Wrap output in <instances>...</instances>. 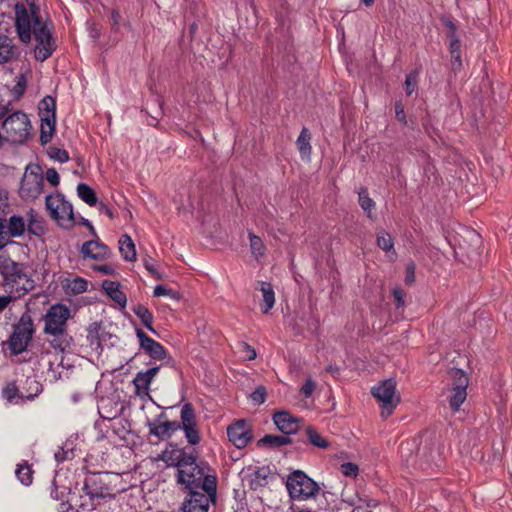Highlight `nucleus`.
I'll use <instances>...</instances> for the list:
<instances>
[{"mask_svg":"<svg viewBox=\"0 0 512 512\" xmlns=\"http://www.w3.org/2000/svg\"><path fill=\"white\" fill-rule=\"evenodd\" d=\"M29 74L30 71L26 70L25 72L19 73L15 76V83L10 89L11 94L15 99H20L24 95L27 88Z\"/></svg>","mask_w":512,"mask_h":512,"instance_id":"f704fd0d","label":"nucleus"},{"mask_svg":"<svg viewBox=\"0 0 512 512\" xmlns=\"http://www.w3.org/2000/svg\"><path fill=\"white\" fill-rule=\"evenodd\" d=\"M395 114H396V118L400 122H402L404 125L407 124L406 115H405V111H404V106H403V104L400 101L395 103Z\"/></svg>","mask_w":512,"mask_h":512,"instance_id":"13d9d810","label":"nucleus"},{"mask_svg":"<svg viewBox=\"0 0 512 512\" xmlns=\"http://www.w3.org/2000/svg\"><path fill=\"white\" fill-rule=\"evenodd\" d=\"M25 227V221L21 216L13 215L8 220L5 219V230L10 240L11 238L22 236L25 232Z\"/></svg>","mask_w":512,"mask_h":512,"instance_id":"cd10ccee","label":"nucleus"},{"mask_svg":"<svg viewBox=\"0 0 512 512\" xmlns=\"http://www.w3.org/2000/svg\"><path fill=\"white\" fill-rule=\"evenodd\" d=\"M238 349L246 360H254L257 356L255 349L245 342L239 343Z\"/></svg>","mask_w":512,"mask_h":512,"instance_id":"a18cd8bd","label":"nucleus"},{"mask_svg":"<svg viewBox=\"0 0 512 512\" xmlns=\"http://www.w3.org/2000/svg\"><path fill=\"white\" fill-rule=\"evenodd\" d=\"M134 314L141 321L143 326L147 328L152 333H156L155 328L153 327L154 316L152 312L144 305H137L133 308Z\"/></svg>","mask_w":512,"mask_h":512,"instance_id":"72a5a7b5","label":"nucleus"},{"mask_svg":"<svg viewBox=\"0 0 512 512\" xmlns=\"http://www.w3.org/2000/svg\"><path fill=\"white\" fill-rule=\"evenodd\" d=\"M120 251L125 260H128V251H126L125 246L128 248V234H124L119 239Z\"/></svg>","mask_w":512,"mask_h":512,"instance_id":"e2e57ef3","label":"nucleus"},{"mask_svg":"<svg viewBox=\"0 0 512 512\" xmlns=\"http://www.w3.org/2000/svg\"><path fill=\"white\" fill-rule=\"evenodd\" d=\"M286 488L291 499L296 501L308 500L319 492L317 483L301 470H295L288 475Z\"/></svg>","mask_w":512,"mask_h":512,"instance_id":"6e6552de","label":"nucleus"},{"mask_svg":"<svg viewBox=\"0 0 512 512\" xmlns=\"http://www.w3.org/2000/svg\"><path fill=\"white\" fill-rule=\"evenodd\" d=\"M38 8L30 5V10L25 4L17 3L15 5V26L18 37L21 42L28 44L34 36L36 45L34 48L35 58L41 62L48 59L56 49V44L52 35V23L43 20L37 14Z\"/></svg>","mask_w":512,"mask_h":512,"instance_id":"f257e3e1","label":"nucleus"},{"mask_svg":"<svg viewBox=\"0 0 512 512\" xmlns=\"http://www.w3.org/2000/svg\"><path fill=\"white\" fill-rule=\"evenodd\" d=\"M311 134L306 127H303L297 138L296 144L302 159L309 158L312 152L310 144Z\"/></svg>","mask_w":512,"mask_h":512,"instance_id":"2f4dec72","label":"nucleus"},{"mask_svg":"<svg viewBox=\"0 0 512 512\" xmlns=\"http://www.w3.org/2000/svg\"><path fill=\"white\" fill-rule=\"evenodd\" d=\"M453 394L450 397L449 405L453 411H458L467 397L468 377L462 370L453 372Z\"/></svg>","mask_w":512,"mask_h":512,"instance_id":"f3484780","label":"nucleus"},{"mask_svg":"<svg viewBox=\"0 0 512 512\" xmlns=\"http://www.w3.org/2000/svg\"><path fill=\"white\" fill-rule=\"evenodd\" d=\"M75 506L77 507V512H113V510H110L109 508H105V510H103L101 508V505H98L97 502H93L92 505H91V509H84V507L81 505V502H76L75 503ZM122 509L119 511L121 512ZM114 512H117V511H114Z\"/></svg>","mask_w":512,"mask_h":512,"instance_id":"8fccbe9b","label":"nucleus"},{"mask_svg":"<svg viewBox=\"0 0 512 512\" xmlns=\"http://www.w3.org/2000/svg\"><path fill=\"white\" fill-rule=\"evenodd\" d=\"M392 295L394 301L396 302L397 307H402L404 305V292L401 289L395 288L392 291Z\"/></svg>","mask_w":512,"mask_h":512,"instance_id":"052dcab7","label":"nucleus"},{"mask_svg":"<svg viewBox=\"0 0 512 512\" xmlns=\"http://www.w3.org/2000/svg\"><path fill=\"white\" fill-rule=\"evenodd\" d=\"M80 252L83 258L104 260L109 254V249L105 244L100 242L99 239H93L85 242Z\"/></svg>","mask_w":512,"mask_h":512,"instance_id":"5701e85b","label":"nucleus"},{"mask_svg":"<svg viewBox=\"0 0 512 512\" xmlns=\"http://www.w3.org/2000/svg\"><path fill=\"white\" fill-rule=\"evenodd\" d=\"M153 295L155 297H161V296H167L173 300H179L180 299V295L178 292L172 290V289H169L167 288L165 285H157L155 288H154V292H153Z\"/></svg>","mask_w":512,"mask_h":512,"instance_id":"37998d69","label":"nucleus"},{"mask_svg":"<svg viewBox=\"0 0 512 512\" xmlns=\"http://www.w3.org/2000/svg\"><path fill=\"white\" fill-rule=\"evenodd\" d=\"M102 288L106 295L115 303L121 310L125 309L127 298L123 291L120 289V283L116 281L104 280Z\"/></svg>","mask_w":512,"mask_h":512,"instance_id":"a878e982","label":"nucleus"},{"mask_svg":"<svg viewBox=\"0 0 512 512\" xmlns=\"http://www.w3.org/2000/svg\"><path fill=\"white\" fill-rule=\"evenodd\" d=\"M66 287L72 294H80L87 290V281L81 277H76L68 281Z\"/></svg>","mask_w":512,"mask_h":512,"instance_id":"79ce46f5","label":"nucleus"},{"mask_svg":"<svg viewBox=\"0 0 512 512\" xmlns=\"http://www.w3.org/2000/svg\"><path fill=\"white\" fill-rule=\"evenodd\" d=\"M94 269L96 271L101 272L104 275H108V274H111L113 272V268L110 265H107V264L97 265V266L94 267Z\"/></svg>","mask_w":512,"mask_h":512,"instance_id":"774afa93","label":"nucleus"},{"mask_svg":"<svg viewBox=\"0 0 512 512\" xmlns=\"http://www.w3.org/2000/svg\"><path fill=\"white\" fill-rule=\"evenodd\" d=\"M0 127L6 141L22 145L32 136V124L26 113L13 111L8 105H0Z\"/></svg>","mask_w":512,"mask_h":512,"instance_id":"39448f33","label":"nucleus"},{"mask_svg":"<svg viewBox=\"0 0 512 512\" xmlns=\"http://www.w3.org/2000/svg\"><path fill=\"white\" fill-rule=\"evenodd\" d=\"M215 498L216 495H210L201 489L189 490L182 503V510L183 512H208L209 504Z\"/></svg>","mask_w":512,"mask_h":512,"instance_id":"dca6fc26","label":"nucleus"},{"mask_svg":"<svg viewBox=\"0 0 512 512\" xmlns=\"http://www.w3.org/2000/svg\"><path fill=\"white\" fill-rule=\"evenodd\" d=\"M46 179L54 187L58 186L60 183V176L54 168H49L46 171Z\"/></svg>","mask_w":512,"mask_h":512,"instance_id":"5fc2aeb1","label":"nucleus"},{"mask_svg":"<svg viewBox=\"0 0 512 512\" xmlns=\"http://www.w3.org/2000/svg\"><path fill=\"white\" fill-rule=\"evenodd\" d=\"M77 195L89 206H96L98 204V198L95 191L85 183L78 184Z\"/></svg>","mask_w":512,"mask_h":512,"instance_id":"c9c22d12","label":"nucleus"},{"mask_svg":"<svg viewBox=\"0 0 512 512\" xmlns=\"http://www.w3.org/2000/svg\"><path fill=\"white\" fill-rule=\"evenodd\" d=\"M50 156L59 161L60 163H65L69 160V155H68V152L66 150H62V149H53L50 153Z\"/></svg>","mask_w":512,"mask_h":512,"instance_id":"864d4df0","label":"nucleus"},{"mask_svg":"<svg viewBox=\"0 0 512 512\" xmlns=\"http://www.w3.org/2000/svg\"><path fill=\"white\" fill-rule=\"evenodd\" d=\"M448 39H449V52L450 53H456L461 52V40L457 36L456 33L453 31L448 32Z\"/></svg>","mask_w":512,"mask_h":512,"instance_id":"c03bdc74","label":"nucleus"},{"mask_svg":"<svg viewBox=\"0 0 512 512\" xmlns=\"http://www.w3.org/2000/svg\"><path fill=\"white\" fill-rule=\"evenodd\" d=\"M16 477L18 480L25 486H29L32 484L33 481V471L31 466L27 464V462H24L22 464H19L16 471H15Z\"/></svg>","mask_w":512,"mask_h":512,"instance_id":"4c0bfd02","label":"nucleus"},{"mask_svg":"<svg viewBox=\"0 0 512 512\" xmlns=\"http://www.w3.org/2000/svg\"><path fill=\"white\" fill-rule=\"evenodd\" d=\"M77 502H81L84 509H91L93 502L101 505V508H109L110 510L119 512L121 505L110 495L109 488L106 485L103 475L92 473L85 477L82 494H80Z\"/></svg>","mask_w":512,"mask_h":512,"instance_id":"423d86ee","label":"nucleus"},{"mask_svg":"<svg viewBox=\"0 0 512 512\" xmlns=\"http://www.w3.org/2000/svg\"><path fill=\"white\" fill-rule=\"evenodd\" d=\"M316 388L315 382L308 378L305 383L302 385L300 392L305 398H309L312 396L314 390Z\"/></svg>","mask_w":512,"mask_h":512,"instance_id":"3c124183","label":"nucleus"},{"mask_svg":"<svg viewBox=\"0 0 512 512\" xmlns=\"http://www.w3.org/2000/svg\"><path fill=\"white\" fill-rule=\"evenodd\" d=\"M43 186L44 177L41 167L29 164L20 183L19 196L25 201L34 200L42 194Z\"/></svg>","mask_w":512,"mask_h":512,"instance_id":"9d476101","label":"nucleus"},{"mask_svg":"<svg viewBox=\"0 0 512 512\" xmlns=\"http://www.w3.org/2000/svg\"><path fill=\"white\" fill-rule=\"evenodd\" d=\"M39 117L41 120L40 141L42 144L50 142L56 125V102L53 97L46 96L39 105Z\"/></svg>","mask_w":512,"mask_h":512,"instance_id":"f8f14e48","label":"nucleus"},{"mask_svg":"<svg viewBox=\"0 0 512 512\" xmlns=\"http://www.w3.org/2000/svg\"><path fill=\"white\" fill-rule=\"evenodd\" d=\"M415 280V265L410 263L406 268L405 282L407 284L413 283Z\"/></svg>","mask_w":512,"mask_h":512,"instance_id":"680f3d73","label":"nucleus"},{"mask_svg":"<svg viewBox=\"0 0 512 512\" xmlns=\"http://www.w3.org/2000/svg\"><path fill=\"white\" fill-rule=\"evenodd\" d=\"M179 429H181V424L178 421L165 420L161 422L158 420V422L149 423L150 434L159 440L170 438Z\"/></svg>","mask_w":512,"mask_h":512,"instance_id":"412c9836","label":"nucleus"},{"mask_svg":"<svg viewBox=\"0 0 512 512\" xmlns=\"http://www.w3.org/2000/svg\"><path fill=\"white\" fill-rule=\"evenodd\" d=\"M417 85V73L416 72H410L405 79V89L406 94L411 95L413 91L415 90Z\"/></svg>","mask_w":512,"mask_h":512,"instance_id":"09e8293b","label":"nucleus"},{"mask_svg":"<svg viewBox=\"0 0 512 512\" xmlns=\"http://www.w3.org/2000/svg\"><path fill=\"white\" fill-rule=\"evenodd\" d=\"M254 404L260 405L266 400V389L263 386L257 387L250 396Z\"/></svg>","mask_w":512,"mask_h":512,"instance_id":"de8ad7c7","label":"nucleus"},{"mask_svg":"<svg viewBox=\"0 0 512 512\" xmlns=\"http://www.w3.org/2000/svg\"><path fill=\"white\" fill-rule=\"evenodd\" d=\"M95 207H97V210L99 211V213L105 214L106 216H108L111 219L113 218L112 209L104 202H102V201L98 202V204Z\"/></svg>","mask_w":512,"mask_h":512,"instance_id":"0e129e2a","label":"nucleus"},{"mask_svg":"<svg viewBox=\"0 0 512 512\" xmlns=\"http://www.w3.org/2000/svg\"><path fill=\"white\" fill-rule=\"evenodd\" d=\"M159 372V367H152L146 371L139 372L133 379L132 383L135 387V392L138 396L148 395L149 387L154 377Z\"/></svg>","mask_w":512,"mask_h":512,"instance_id":"b1692460","label":"nucleus"},{"mask_svg":"<svg viewBox=\"0 0 512 512\" xmlns=\"http://www.w3.org/2000/svg\"><path fill=\"white\" fill-rule=\"evenodd\" d=\"M17 52L13 40L6 34L0 33V64L10 61Z\"/></svg>","mask_w":512,"mask_h":512,"instance_id":"c85d7f7f","label":"nucleus"},{"mask_svg":"<svg viewBox=\"0 0 512 512\" xmlns=\"http://www.w3.org/2000/svg\"><path fill=\"white\" fill-rule=\"evenodd\" d=\"M136 335L139 340V345L151 358L155 360H163L167 355L164 346L149 337L143 330L136 327Z\"/></svg>","mask_w":512,"mask_h":512,"instance_id":"aec40b11","label":"nucleus"},{"mask_svg":"<svg viewBox=\"0 0 512 512\" xmlns=\"http://www.w3.org/2000/svg\"><path fill=\"white\" fill-rule=\"evenodd\" d=\"M0 273L3 275V285L7 292L21 298L34 289L35 281L30 269L8 257L0 256Z\"/></svg>","mask_w":512,"mask_h":512,"instance_id":"20e7f679","label":"nucleus"},{"mask_svg":"<svg viewBox=\"0 0 512 512\" xmlns=\"http://www.w3.org/2000/svg\"><path fill=\"white\" fill-rule=\"evenodd\" d=\"M112 435L116 438L114 443L118 446L125 445L128 438L127 419L123 416H118L110 420Z\"/></svg>","mask_w":512,"mask_h":512,"instance_id":"bb28decb","label":"nucleus"},{"mask_svg":"<svg viewBox=\"0 0 512 512\" xmlns=\"http://www.w3.org/2000/svg\"><path fill=\"white\" fill-rule=\"evenodd\" d=\"M34 334V324L32 317L28 313H24L9 337L7 344L12 354L18 355L24 352L32 340Z\"/></svg>","mask_w":512,"mask_h":512,"instance_id":"1a4fd4ad","label":"nucleus"},{"mask_svg":"<svg viewBox=\"0 0 512 512\" xmlns=\"http://www.w3.org/2000/svg\"><path fill=\"white\" fill-rule=\"evenodd\" d=\"M98 412L104 419H114L122 414L125 409L124 402L120 401L118 395L101 397L97 404Z\"/></svg>","mask_w":512,"mask_h":512,"instance_id":"6ab92c4d","label":"nucleus"},{"mask_svg":"<svg viewBox=\"0 0 512 512\" xmlns=\"http://www.w3.org/2000/svg\"><path fill=\"white\" fill-rule=\"evenodd\" d=\"M47 336L49 347L53 349H43L39 355V365L46 368L52 380L62 379V372L72 367L65 362L64 354L69 352L73 338L67 330H55L44 332Z\"/></svg>","mask_w":512,"mask_h":512,"instance_id":"7ed1b4c3","label":"nucleus"},{"mask_svg":"<svg viewBox=\"0 0 512 512\" xmlns=\"http://www.w3.org/2000/svg\"><path fill=\"white\" fill-rule=\"evenodd\" d=\"M120 20H121V16H120L119 12L116 10H112L111 15H110V22H111L113 29H115V30L119 29Z\"/></svg>","mask_w":512,"mask_h":512,"instance_id":"69168bd1","label":"nucleus"},{"mask_svg":"<svg viewBox=\"0 0 512 512\" xmlns=\"http://www.w3.org/2000/svg\"><path fill=\"white\" fill-rule=\"evenodd\" d=\"M229 441L241 449L247 446L252 440V432L247 421L239 420L227 428Z\"/></svg>","mask_w":512,"mask_h":512,"instance_id":"a211bd4d","label":"nucleus"},{"mask_svg":"<svg viewBox=\"0 0 512 512\" xmlns=\"http://www.w3.org/2000/svg\"><path fill=\"white\" fill-rule=\"evenodd\" d=\"M45 206L49 216L64 229L72 228L76 221L72 204L59 192L46 196Z\"/></svg>","mask_w":512,"mask_h":512,"instance_id":"0eeeda50","label":"nucleus"},{"mask_svg":"<svg viewBox=\"0 0 512 512\" xmlns=\"http://www.w3.org/2000/svg\"><path fill=\"white\" fill-rule=\"evenodd\" d=\"M86 340L91 350L100 354L105 346H114L118 338L107 330L102 323L94 322L88 327Z\"/></svg>","mask_w":512,"mask_h":512,"instance_id":"ddd939ff","label":"nucleus"},{"mask_svg":"<svg viewBox=\"0 0 512 512\" xmlns=\"http://www.w3.org/2000/svg\"><path fill=\"white\" fill-rule=\"evenodd\" d=\"M181 428L189 444L196 445L200 442V434L197 428L196 415L193 405L185 403L181 409Z\"/></svg>","mask_w":512,"mask_h":512,"instance_id":"2eb2a0df","label":"nucleus"},{"mask_svg":"<svg viewBox=\"0 0 512 512\" xmlns=\"http://www.w3.org/2000/svg\"><path fill=\"white\" fill-rule=\"evenodd\" d=\"M72 317L70 307L62 303L51 305L43 316V332L67 330V322Z\"/></svg>","mask_w":512,"mask_h":512,"instance_id":"4468645a","label":"nucleus"},{"mask_svg":"<svg viewBox=\"0 0 512 512\" xmlns=\"http://www.w3.org/2000/svg\"><path fill=\"white\" fill-rule=\"evenodd\" d=\"M55 460L58 463L64 462L66 460H71L75 456L73 454H70L66 452V450L63 449V446L59 447L58 450L54 454Z\"/></svg>","mask_w":512,"mask_h":512,"instance_id":"6e6d98bb","label":"nucleus"},{"mask_svg":"<svg viewBox=\"0 0 512 512\" xmlns=\"http://www.w3.org/2000/svg\"><path fill=\"white\" fill-rule=\"evenodd\" d=\"M273 421L277 428L286 435L295 433L299 428L298 419L286 411L276 412L273 415Z\"/></svg>","mask_w":512,"mask_h":512,"instance_id":"393cba45","label":"nucleus"},{"mask_svg":"<svg viewBox=\"0 0 512 512\" xmlns=\"http://www.w3.org/2000/svg\"><path fill=\"white\" fill-rule=\"evenodd\" d=\"M451 54V63L454 71H458L462 67V59L461 52L450 53Z\"/></svg>","mask_w":512,"mask_h":512,"instance_id":"bf43d9fd","label":"nucleus"},{"mask_svg":"<svg viewBox=\"0 0 512 512\" xmlns=\"http://www.w3.org/2000/svg\"><path fill=\"white\" fill-rule=\"evenodd\" d=\"M12 241L9 239L5 230V218H0V250Z\"/></svg>","mask_w":512,"mask_h":512,"instance_id":"603ef678","label":"nucleus"},{"mask_svg":"<svg viewBox=\"0 0 512 512\" xmlns=\"http://www.w3.org/2000/svg\"><path fill=\"white\" fill-rule=\"evenodd\" d=\"M377 245L385 252H395L394 240L392 236L385 230H380L377 232Z\"/></svg>","mask_w":512,"mask_h":512,"instance_id":"58836bf2","label":"nucleus"},{"mask_svg":"<svg viewBox=\"0 0 512 512\" xmlns=\"http://www.w3.org/2000/svg\"><path fill=\"white\" fill-rule=\"evenodd\" d=\"M306 435L309 442L318 448L325 449L329 445L328 442L311 426L307 427Z\"/></svg>","mask_w":512,"mask_h":512,"instance_id":"ea45409f","label":"nucleus"},{"mask_svg":"<svg viewBox=\"0 0 512 512\" xmlns=\"http://www.w3.org/2000/svg\"><path fill=\"white\" fill-rule=\"evenodd\" d=\"M250 238V248L253 256L258 259L259 257L263 256L265 253V246L263 241L260 237L249 233Z\"/></svg>","mask_w":512,"mask_h":512,"instance_id":"a19ab883","label":"nucleus"},{"mask_svg":"<svg viewBox=\"0 0 512 512\" xmlns=\"http://www.w3.org/2000/svg\"><path fill=\"white\" fill-rule=\"evenodd\" d=\"M42 390V384L38 380H36L34 377H27L24 386L21 389L24 401L34 400L42 393Z\"/></svg>","mask_w":512,"mask_h":512,"instance_id":"7c9ffc66","label":"nucleus"},{"mask_svg":"<svg viewBox=\"0 0 512 512\" xmlns=\"http://www.w3.org/2000/svg\"><path fill=\"white\" fill-rule=\"evenodd\" d=\"M371 393L381 407V417L388 418L400 403V396L396 394V382L393 379L384 380L375 385Z\"/></svg>","mask_w":512,"mask_h":512,"instance_id":"9b49d317","label":"nucleus"},{"mask_svg":"<svg viewBox=\"0 0 512 512\" xmlns=\"http://www.w3.org/2000/svg\"><path fill=\"white\" fill-rule=\"evenodd\" d=\"M1 396L8 404H21L24 402L22 391L14 381L8 382L2 388Z\"/></svg>","mask_w":512,"mask_h":512,"instance_id":"c756f323","label":"nucleus"},{"mask_svg":"<svg viewBox=\"0 0 512 512\" xmlns=\"http://www.w3.org/2000/svg\"><path fill=\"white\" fill-rule=\"evenodd\" d=\"M341 472L347 477L355 478L358 475L359 468L352 462H346L341 465Z\"/></svg>","mask_w":512,"mask_h":512,"instance_id":"49530a36","label":"nucleus"},{"mask_svg":"<svg viewBox=\"0 0 512 512\" xmlns=\"http://www.w3.org/2000/svg\"><path fill=\"white\" fill-rule=\"evenodd\" d=\"M358 202L363 211L367 214V217L372 219V211L375 209V202L369 197L368 189L366 187L360 188L358 192Z\"/></svg>","mask_w":512,"mask_h":512,"instance_id":"e433bc0d","label":"nucleus"},{"mask_svg":"<svg viewBox=\"0 0 512 512\" xmlns=\"http://www.w3.org/2000/svg\"><path fill=\"white\" fill-rule=\"evenodd\" d=\"M75 440L76 439L69 438L62 445L63 449L66 450V452L73 454L74 456H75Z\"/></svg>","mask_w":512,"mask_h":512,"instance_id":"338daca9","label":"nucleus"},{"mask_svg":"<svg viewBox=\"0 0 512 512\" xmlns=\"http://www.w3.org/2000/svg\"><path fill=\"white\" fill-rule=\"evenodd\" d=\"M291 443V439L288 435H272L266 434L259 441L258 445L269 448H278Z\"/></svg>","mask_w":512,"mask_h":512,"instance_id":"473e14b6","label":"nucleus"},{"mask_svg":"<svg viewBox=\"0 0 512 512\" xmlns=\"http://www.w3.org/2000/svg\"><path fill=\"white\" fill-rule=\"evenodd\" d=\"M254 290L261 293L260 309L264 314L269 313L275 304V293L271 283L265 281H257Z\"/></svg>","mask_w":512,"mask_h":512,"instance_id":"4be33fe9","label":"nucleus"},{"mask_svg":"<svg viewBox=\"0 0 512 512\" xmlns=\"http://www.w3.org/2000/svg\"><path fill=\"white\" fill-rule=\"evenodd\" d=\"M163 459L177 467V482L184 485L187 491L201 489L210 495H216V476L207 474L205 469L208 467L203 463H197L195 456L183 450H173L169 458Z\"/></svg>","mask_w":512,"mask_h":512,"instance_id":"f03ea898","label":"nucleus"},{"mask_svg":"<svg viewBox=\"0 0 512 512\" xmlns=\"http://www.w3.org/2000/svg\"><path fill=\"white\" fill-rule=\"evenodd\" d=\"M18 299L13 293L0 296V313L3 312L13 301Z\"/></svg>","mask_w":512,"mask_h":512,"instance_id":"4d7b16f0","label":"nucleus"}]
</instances>
